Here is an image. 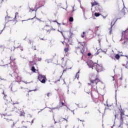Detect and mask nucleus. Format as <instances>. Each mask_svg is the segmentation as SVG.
<instances>
[{"label": "nucleus", "mask_w": 128, "mask_h": 128, "mask_svg": "<svg viewBox=\"0 0 128 128\" xmlns=\"http://www.w3.org/2000/svg\"><path fill=\"white\" fill-rule=\"evenodd\" d=\"M88 66L89 68H92V70H94V68L95 65L94 63L92 62V61L90 60L87 62Z\"/></svg>", "instance_id": "obj_9"}, {"label": "nucleus", "mask_w": 128, "mask_h": 128, "mask_svg": "<svg viewBox=\"0 0 128 128\" xmlns=\"http://www.w3.org/2000/svg\"><path fill=\"white\" fill-rule=\"evenodd\" d=\"M64 58H62V60H64Z\"/></svg>", "instance_id": "obj_46"}, {"label": "nucleus", "mask_w": 128, "mask_h": 128, "mask_svg": "<svg viewBox=\"0 0 128 128\" xmlns=\"http://www.w3.org/2000/svg\"><path fill=\"white\" fill-rule=\"evenodd\" d=\"M99 28H100V27H98V26L96 27V28H95V30H96V32L97 30H98Z\"/></svg>", "instance_id": "obj_32"}, {"label": "nucleus", "mask_w": 128, "mask_h": 128, "mask_svg": "<svg viewBox=\"0 0 128 128\" xmlns=\"http://www.w3.org/2000/svg\"><path fill=\"white\" fill-rule=\"evenodd\" d=\"M10 62H12V61L10 62Z\"/></svg>", "instance_id": "obj_55"}, {"label": "nucleus", "mask_w": 128, "mask_h": 128, "mask_svg": "<svg viewBox=\"0 0 128 128\" xmlns=\"http://www.w3.org/2000/svg\"><path fill=\"white\" fill-rule=\"evenodd\" d=\"M74 34L72 32H70L68 34V36H66L64 38V41L66 44L68 46H70V44H72V36Z\"/></svg>", "instance_id": "obj_3"}, {"label": "nucleus", "mask_w": 128, "mask_h": 128, "mask_svg": "<svg viewBox=\"0 0 128 128\" xmlns=\"http://www.w3.org/2000/svg\"><path fill=\"white\" fill-rule=\"evenodd\" d=\"M30 99H28V102H30Z\"/></svg>", "instance_id": "obj_48"}, {"label": "nucleus", "mask_w": 128, "mask_h": 128, "mask_svg": "<svg viewBox=\"0 0 128 128\" xmlns=\"http://www.w3.org/2000/svg\"><path fill=\"white\" fill-rule=\"evenodd\" d=\"M10 60H12V56L10 57Z\"/></svg>", "instance_id": "obj_50"}, {"label": "nucleus", "mask_w": 128, "mask_h": 128, "mask_svg": "<svg viewBox=\"0 0 128 128\" xmlns=\"http://www.w3.org/2000/svg\"><path fill=\"white\" fill-rule=\"evenodd\" d=\"M112 22H111V24H112Z\"/></svg>", "instance_id": "obj_54"}, {"label": "nucleus", "mask_w": 128, "mask_h": 128, "mask_svg": "<svg viewBox=\"0 0 128 128\" xmlns=\"http://www.w3.org/2000/svg\"><path fill=\"white\" fill-rule=\"evenodd\" d=\"M31 70L32 72H38V70H36L34 66H32Z\"/></svg>", "instance_id": "obj_17"}, {"label": "nucleus", "mask_w": 128, "mask_h": 128, "mask_svg": "<svg viewBox=\"0 0 128 128\" xmlns=\"http://www.w3.org/2000/svg\"><path fill=\"white\" fill-rule=\"evenodd\" d=\"M120 112L118 110H116L115 118H118L120 116Z\"/></svg>", "instance_id": "obj_16"}, {"label": "nucleus", "mask_w": 128, "mask_h": 128, "mask_svg": "<svg viewBox=\"0 0 128 128\" xmlns=\"http://www.w3.org/2000/svg\"><path fill=\"white\" fill-rule=\"evenodd\" d=\"M84 92H86V94H90V92L92 98L94 96L93 94L94 92H92V90H90V88H88V87L85 88Z\"/></svg>", "instance_id": "obj_10"}, {"label": "nucleus", "mask_w": 128, "mask_h": 128, "mask_svg": "<svg viewBox=\"0 0 128 128\" xmlns=\"http://www.w3.org/2000/svg\"><path fill=\"white\" fill-rule=\"evenodd\" d=\"M59 104L60 106H66V101L64 100V102H63L62 100H60Z\"/></svg>", "instance_id": "obj_13"}, {"label": "nucleus", "mask_w": 128, "mask_h": 128, "mask_svg": "<svg viewBox=\"0 0 128 128\" xmlns=\"http://www.w3.org/2000/svg\"><path fill=\"white\" fill-rule=\"evenodd\" d=\"M112 26H111V27L110 28V32H109V34H112Z\"/></svg>", "instance_id": "obj_29"}, {"label": "nucleus", "mask_w": 128, "mask_h": 128, "mask_svg": "<svg viewBox=\"0 0 128 128\" xmlns=\"http://www.w3.org/2000/svg\"><path fill=\"white\" fill-rule=\"evenodd\" d=\"M72 68H66V69H64V70H63V73L62 74H64V72H67L68 71V70H70Z\"/></svg>", "instance_id": "obj_25"}, {"label": "nucleus", "mask_w": 128, "mask_h": 128, "mask_svg": "<svg viewBox=\"0 0 128 128\" xmlns=\"http://www.w3.org/2000/svg\"><path fill=\"white\" fill-rule=\"evenodd\" d=\"M115 58L116 60H120V56L118 55V54H117L115 56Z\"/></svg>", "instance_id": "obj_23"}, {"label": "nucleus", "mask_w": 128, "mask_h": 128, "mask_svg": "<svg viewBox=\"0 0 128 128\" xmlns=\"http://www.w3.org/2000/svg\"><path fill=\"white\" fill-rule=\"evenodd\" d=\"M120 80H122V77H120Z\"/></svg>", "instance_id": "obj_39"}, {"label": "nucleus", "mask_w": 128, "mask_h": 128, "mask_svg": "<svg viewBox=\"0 0 128 128\" xmlns=\"http://www.w3.org/2000/svg\"><path fill=\"white\" fill-rule=\"evenodd\" d=\"M92 6H98V3L94 2H92Z\"/></svg>", "instance_id": "obj_18"}, {"label": "nucleus", "mask_w": 128, "mask_h": 128, "mask_svg": "<svg viewBox=\"0 0 128 128\" xmlns=\"http://www.w3.org/2000/svg\"><path fill=\"white\" fill-rule=\"evenodd\" d=\"M95 66L94 68L98 72H102V66L96 64L94 63Z\"/></svg>", "instance_id": "obj_6"}, {"label": "nucleus", "mask_w": 128, "mask_h": 128, "mask_svg": "<svg viewBox=\"0 0 128 128\" xmlns=\"http://www.w3.org/2000/svg\"><path fill=\"white\" fill-rule=\"evenodd\" d=\"M24 114H26L24 113V112L21 111L20 112V116H24Z\"/></svg>", "instance_id": "obj_19"}, {"label": "nucleus", "mask_w": 128, "mask_h": 128, "mask_svg": "<svg viewBox=\"0 0 128 128\" xmlns=\"http://www.w3.org/2000/svg\"><path fill=\"white\" fill-rule=\"evenodd\" d=\"M90 83H88V84L92 88H96L98 84H99V82L102 84V82L100 80L98 74H92L90 78Z\"/></svg>", "instance_id": "obj_1"}, {"label": "nucleus", "mask_w": 128, "mask_h": 128, "mask_svg": "<svg viewBox=\"0 0 128 128\" xmlns=\"http://www.w3.org/2000/svg\"><path fill=\"white\" fill-rule=\"evenodd\" d=\"M69 22H74V18L70 17L69 18Z\"/></svg>", "instance_id": "obj_24"}, {"label": "nucleus", "mask_w": 128, "mask_h": 128, "mask_svg": "<svg viewBox=\"0 0 128 128\" xmlns=\"http://www.w3.org/2000/svg\"><path fill=\"white\" fill-rule=\"evenodd\" d=\"M21 50H24V49L22 48H21Z\"/></svg>", "instance_id": "obj_45"}, {"label": "nucleus", "mask_w": 128, "mask_h": 128, "mask_svg": "<svg viewBox=\"0 0 128 128\" xmlns=\"http://www.w3.org/2000/svg\"><path fill=\"white\" fill-rule=\"evenodd\" d=\"M56 108H52V110H56Z\"/></svg>", "instance_id": "obj_37"}, {"label": "nucleus", "mask_w": 128, "mask_h": 128, "mask_svg": "<svg viewBox=\"0 0 128 128\" xmlns=\"http://www.w3.org/2000/svg\"><path fill=\"white\" fill-rule=\"evenodd\" d=\"M96 8L99 12H102V6H100V5H99L98 4L96 6Z\"/></svg>", "instance_id": "obj_14"}, {"label": "nucleus", "mask_w": 128, "mask_h": 128, "mask_svg": "<svg viewBox=\"0 0 128 128\" xmlns=\"http://www.w3.org/2000/svg\"><path fill=\"white\" fill-rule=\"evenodd\" d=\"M80 52L81 54H84V49H82V50H80Z\"/></svg>", "instance_id": "obj_33"}, {"label": "nucleus", "mask_w": 128, "mask_h": 128, "mask_svg": "<svg viewBox=\"0 0 128 128\" xmlns=\"http://www.w3.org/2000/svg\"><path fill=\"white\" fill-rule=\"evenodd\" d=\"M128 14V9L126 8H123L122 10L119 13V16H121V18H124L126 14Z\"/></svg>", "instance_id": "obj_5"}, {"label": "nucleus", "mask_w": 128, "mask_h": 128, "mask_svg": "<svg viewBox=\"0 0 128 128\" xmlns=\"http://www.w3.org/2000/svg\"><path fill=\"white\" fill-rule=\"evenodd\" d=\"M126 34V32L124 31L122 32V34Z\"/></svg>", "instance_id": "obj_41"}, {"label": "nucleus", "mask_w": 128, "mask_h": 128, "mask_svg": "<svg viewBox=\"0 0 128 128\" xmlns=\"http://www.w3.org/2000/svg\"><path fill=\"white\" fill-rule=\"evenodd\" d=\"M50 94H52L50 93H48L47 94V96H48V97H50Z\"/></svg>", "instance_id": "obj_35"}, {"label": "nucleus", "mask_w": 128, "mask_h": 128, "mask_svg": "<svg viewBox=\"0 0 128 128\" xmlns=\"http://www.w3.org/2000/svg\"><path fill=\"white\" fill-rule=\"evenodd\" d=\"M2 94H4V96H6V94H4V92H3Z\"/></svg>", "instance_id": "obj_44"}, {"label": "nucleus", "mask_w": 128, "mask_h": 128, "mask_svg": "<svg viewBox=\"0 0 128 128\" xmlns=\"http://www.w3.org/2000/svg\"><path fill=\"white\" fill-rule=\"evenodd\" d=\"M64 120H66V122H68V118H64Z\"/></svg>", "instance_id": "obj_36"}, {"label": "nucleus", "mask_w": 128, "mask_h": 128, "mask_svg": "<svg viewBox=\"0 0 128 128\" xmlns=\"http://www.w3.org/2000/svg\"><path fill=\"white\" fill-rule=\"evenodd\" d=\"M94 16L96 17L100 16V14L99 12H95Z\"/></svg>", "instance_id": "obj_22"}, {"label": "nucleus", "mask_w": 128, "mask_h": 128, "mask_svg": "<svg viewBox=\"0 0 128 128\" xmlns=\"http://www.w3.org/2000/svg\"><path fill=\"white\" fill-rule=\"evenodd\" d=\"M57 82H60V80H57Z\"/></svg>", "instance_id": "obj_53"}, {"label": "nucleus", "mask_w": 128, "mask_h": 128, "mask_svg": "<svg viewBox=\"0 0 128 128\" xmlns=\"http://www.w3.org/2000/svg\"><path fill=\"white\" fill-rule=\"evenodd\" d=\"M125 56L126 58V64H123L122 66H125V68H128V56Z\"/></svg>", "instance_id": "obj_12"}, {"label": "nucleus", "mask_w": 128, "mask_h": 128, "mask_svg": "<svg viewBox=\"0 0 128 128\" xmlns=\"http://www.w3.org/2000/svg\"><path fill=\"white\" fill-rule=\"evenodd\" d=\"M12 77L14 78L16 80H22V78L18 76V74L16 72H14L12 74Z\"/></svg>", "instance_id": "obj_8"}, {"label": "nucleus", "mask_w": 128, "mask_h": 128, "mask_svg": "<svg viewBox=\"0 0 128 128\" xmlns=\"http://www.w3.org/2000/svg\"><path fill=\"white\" fill-rule=\"evenodd\" d=\"M103 16V18H106L108 16V15H106V16Z\"/></svg>", "instance_id": "obj_38"}, {"label": "nucleus", "mask_w": 128, "mask_h": 128, "mask_svg": "<svg viewBox=\"0 0 128 128\" xmlns=\"http://www.w3.org/2000/svg\"><path fill=\"white\" fill-rule=\"evenodd\" d=\"M112 78H113V80H114V78L112 77Z\"/></svg>", "instance_id": "obj_47"}, {"label": "nucleus", "mask_w": 128, "mask_h": 128, "mask_svg": "<svg viewBox=\"0 0 128 128\" xmlns=\"http://www.w3.org/2000/svg\"><path fill=\"white\" fill-rule=\"evenodd\" d=\"M76 50H80V47H78V46L76 47Z\"/></svg>", "instance_id": "obj_40"}, {"label": "nucleus", "mask_w": 128, "mask_h": 128, "mask_svg": "<svg viewBox=\"0 0 128 128\" xmlns=\"http://www.w3.org/2000/svg\"><path fill=\"white\" fill-rule=\"evenodd\" d=\"M100 50H98V51H97V52L96 53V56H98V54H100Z\"/></svg>", "instance_id": "obj_30"}, {"label": "nucleus", "mask_w": 128, "mask_h": 128, "mask_svg": "<svg viewBox=\"0 0 128 128\" xmlns=\"http://www.w3.org/2000/svg\"><path fill=\"white\" fill-rule=\"evenodd\" d=\"M2 2H4V0H2Z\"/></svg>", "instance_id": "obj_51"}, {"label": "nucleus", "mask_w": 128, "mask_h": 128, "mask_svg": "<svg viewBox=\"0 0 128 128\" xmlns=\"http://www.w3.org/2000/svg\"><path fill=\"white\" fill-rule=\"evenodd\" d=\"M64 51L65 52L66 54L68 52V48H66L64 49Z\"/></svg>", "instance_id": "obj_26"}, {"label": "nucleus", "mask_w": 128, "mask_h": 128, "mask_svg": "<svg viewBox=\"0 0 128 128\" xmlns=\"http://www.w3.org/2000/svg\"><path fill=\"white\" fill-rule=\"evenodd\" d=\"M38 80L42 84H44L46 80V77L44 75L39 74L38 76Z\"/></svg>", "instance_id": "obj_4"}, {"label": "nucleus", "mask_w": 128, "mask_h": 128, "mask_svg": "<svg viewBox=\"0 0 128 128\" xmlns=\"http://www.w3.org/2000/svg\"><path fill=\"white\" fill-rule=\"evenodd\" d=\"M22 122L24 124L23 128H28V126H30V123L28 122Z\"/></svg>", "instance_id": "obj_15"}, {"label": "nucleus", "mask_w": 128, "mask_h": 128, "mask_svg": "<svg viewBox=\"0 0 128 128\" xmlns=\"http://www.w3.org/2000/svg\"><path fill=\"white\" fill-rule=\"evenodd\" d=\"M22 19V16H20V14L18 12H16L15 13V16L14 18V20H15V22H20V20Z\"/></svg>", "instance_id": "obj_7"}, {"label": "nucleus", "mask_w": 128, "mask_h": 128, "mask_svg": "<svg viewBox=\"0 0 128 128\" xmlns=\"http://www.w3.org/2000/svg\"><path fill=\"white\" fill-rule=\"evenodd\" d=\"M40 40H46V38H40Z\"/></svg>", "instance_id": "obj_31"}, {"label": "nucleus", "mask_w": 128, "mask_h": 128, "mask_svg": "<svg viewBox=\"0 0 128 128\" xmlns=\"http://www.w3.org/2000/svg\"><path fill=\"white\" fill-rule=\"evenodd\" d=\"M81 46H86V42H82L80 43Z\"/></svg>", "instance_id": "obj_27"}, {"label": "nucleus", "mask_w": 128, "mask_h": 128, "mask_svg": "<svg viewBox=\"0 0 128 128\" xmlns=\"http://www.w3.org/2000/svg\"><path fill=\"white\" fill-rule=\"evenodd\" d=\"M79 76H80V71H78V72L76 73V76H75V78H77L78 80Z\"/></svg>", "instance_id": "obj_20"}, {"label": "nucleus", "mask_w": 128, "mask_h": 128, "mask_svg": "<svg viewBox=\"0 0 128 128\" xmlns=\"http://www.w3.org/2000/svg\"><path fill=\"white\" fill-rule=\"evenodd\" d=\"M84 36H86V32H83V34L81 35V37L84 38Z\"/></svg>", "instance_id": "obj_28"}, {"label": "nucleus", "mask_w": 128, "mask_h": 128, "mask_svg": "<svg viewBox=\"0 0 128 128\" xmlns=\"http://www.w3.org/2000/svg\"><path fill=\"white\" fill-rule=\"evenodd\" d=\"M120 126H122V124H124V120H128V115L124 114V110H122V108L120 109Z\"/></svg>", "instance_id": "obj_2"}, {"label": "nucleus", "mask_w": 128, "mask_h": 128, "mask_svg": "<svg viewBox=\"0 0 128 128\" xmlns=\"http://www.w3.org/2000/svg\"><path fill=\"white\" fill-rule=\"evenodd\" d=\"M53 22H58V21H56V20H54V21H53Z\"/></svg>", "instance_id": "obj_42"}, {"label": "nucleus", "mask_w": 128, "mask_h": 128, "mask_svg": "<svg viewBox=\"0 0 128 128\" xmlns=\"http://www.w3.org/2000/svg\"><path fill=\"white\" fill-rule=\"evenodd\" d=\"M36 18V16H34L33 18Z\"/></svg>", "instance_id": "obj_52"}, {"label": "nucleus", "mask_w": 128, "mask_h": 128, "mask_svg": "<svg viewBox=\"0 0 128 128\" xmlns=\"http://www.w3.org/2000/svg\"><path fill=\"white\" fill-rule=\"evenodd\" d=\"M44 30H46V32H52V26H48V25L45 26L44 27Z\"/></svg>", "instance_id": "obj_11"}, {"label": "nucleus", "mask_w": 128, "mask_h": 128, "mask_svg": "<svg viewBox=\"0 0 128 128\" xmlns=\"http://www.w3.org/2000/svg\"><path fill=\"white\" fill-rule=\"evenodd\" d=\"M88 56H92V53H90V52L88 53Z\"/></svg>", "instance_id": "obj_34"}, {"label": "nucleus", "mask_w": 128, "mask_h": 128, "mask_svg": "<svg viewBox=\"0 0 128 128\" xmlns=\"http://www.w3.org/2000/svg\"><path fill=\"white\" fill-rule=\"evenodd\" d=\"M32 124H34V120H32Z\"/></svg>", "instance_id": "obj_43"}, {"label": "nucleus", "mask_w": 128, "mask_h": 128, "mask_svg": "<svg viewBox=\"0 0 128 128\" xmlns=\"http://www.w3.org/2000/svg\"><path fill=\"white\" fill-rule=\"evenodd\" d=\"M24 87H21V88H24Z\"/></svg>", "instance_id": "obj_49"}, {"label": "nucleus", "mask_w": 128, "mask_h": 128, "mask_svg": "<svg viewBox=\"0 0 128 128\" xmlns=\"http://www.w3.org/2000/svg\"><path fill=\"white\" fill-rule=\"evenodd\" d=\"M108 110H110V107L108 106H107L106 108H104V112H108Z\"/></svg>", "instance_id": "obj_21"}]
</instances>
